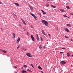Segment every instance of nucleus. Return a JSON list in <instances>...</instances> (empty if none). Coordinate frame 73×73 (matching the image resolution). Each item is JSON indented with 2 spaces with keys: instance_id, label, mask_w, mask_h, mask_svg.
<instances>
[{
  "instance_id": "f257e3e1",
  "label": "nucleus",
  "mask_w": 73,
  "mask_h": 73,
  "mask_svg": "<svg viewBox=\"0 0 73 73\" xmlns=\"http://www.w3.org/2000/svg\"><path fill=\"white\" fill-rule=\"evenodd\" d=\"M41 21L42 22V23H43V24H45L46 26H48V22H47L46 21L44 20H42Z\"/></svg>"
},
{
  "instance_id": "f03ea898",
  "label": "nucleus",
  "mask_w": 73,
  "mask_h": 73,
  "mask_svg": "<svg viewBox=\"0 0 73 73\" xmlns=\"http://www.w3.org/2000/svg\"><path fill=\"white\" fill-rule=\"evenodd\" d=\"M26 55L28 57H32V55L30 53H28L26 54Z\"/></svg>"
},
{
  "instance_id": "7ed1b4c3",
  "label": "nucleus",
  "mask_w": 73,
  "mask_h": 73,
  "mask_svg": "<svg viewBox=\"0 0 73 73\" xmlns=\"http://www.w3.org/2000/svg\"><path fill=\"white\" fill-rule=\"evenodd\" d=\"M30 13L31 15H32V16H33V17H34V18H35V19H36V20H37V19H36V18H37V17H36V16H35V15L34 14H32L31 13Z\"/></svg>"
},
{
  "instance_id": "20e7f679",
  "label": "nucleus",
  "mask_w": 73,
  "mask_h": 73,
  "mask_svg": "<svg viewBox=\"0 0 73 73\" xmlns=\"http://www.w3.org/2000/svg\"><path fill=\"white\" fill-rule=\"evenodd\" d=\"M60 64H62V65H64L65 64H66V62H64V61H62L60 63Z\"/></svg>"
},
{
  "instance_id": "39448f33",
  "label": "nucleus",
  "mask_w": 73,
  "mask_h": 73,
  "mask_svg": "<svg viewBox=\"0 0 73 73\" xmlns=\"http://www.w3.org/2000/svg\"><path fill=\"white\" fill-rule=\"evenodd\" d=\"M31 37L33 41H35V38H34V37H33V36L32 35H31Z\"/></svg>"
},
{
  "instance_id": "423d86ee",
  "label": "nucleus",
  "mask_w": 73,
  "mask_h": 73,
  "mask_svg": "<svg viewBox=\"0 0 73 73\" xmlns=\"http://www.w3.org/2000/svg\"><path fill=\"white\" fill-rule=\"evenodd\" d=\"M20 41V37H18L17 42V43H18V42H19Z\"/></svg>"
},
{
  "instance_id": "0eeeda50",
  "label": "nucleus",
  "mask_w": 73,
  "mask_h": 73,
  "mask_svg": "<svg viewBox=\"0 0 73 73\" xmlns=\"http://www.w3.org/2000/svg\"><path fill=\"white\" fill-rule=\"evenodd\" d=\"M29 7L31 11L33 10V7H32L31 6H30V5H29Z\"/></svg>"
},
{
  "instance_id": "6e6552de",
  "label": "nucleus",
  "mask_w": 73,
  "mask_h": 73,
  "mask_svg": "<svg viewBox=\"0 0 73 73\" xmlns=\"http://www.w3.org/2000/svg\"><path fill=\"white\" fill-rule=\"evenodd\" d=\"M37 35V37H36V39L38 41H40V40H39V38H38V35L37 34H36Z\"/></svg>"
},
{
  "instance_id": "1a4fd4ad",
  "label": "nucleus",
  "mask_w": 73,
  "mask_h": 73,
  "mask_svg": "<svg viewBox=\"0 0 73 73\" xmlns=\"http://www.w3.org/2000/svg\"><path fill=\"white\" fill-rule=\"evenodd\" d=\"M66 29H65L64 31H66L67 32H69V30L66 27Z\"/></svg>"
},
{
  "instance_id": "9d476101",
  "label": "nucleus",
  "mask_w": 73,
  "mask_h": 73,
  "mask_svg": "<svg viewBox=\"0 0 73 73\" xmlns=\"http://www.w3.org/2000/svg\"><path fill=\"white\" fill-rule=\"evenodd\" d=\"M67 56L68 57H70V54L68 52L67 54Z\"/></svg>"
},
{
  "instance_id": "9b49d317",
  "label": "nucleus",
  "mask_w": 73,
  "mask_h": 73,
  "mask_svg": "<svg viewBox=\"0 0 73 73\" xmlns=\"http://www.w3.org/2000/svg\"><path fill=\"white\" fill-rule=\"evenodd\" d=\"M60 11H61V12H65V10L64 9H60Z\"/></svg>"
},
{
  "instance_id": "f8f14e48",
  "label": "nucleus",
  "mask_w": 73,
  "mask_h": 73,
  "mask_svg": "<svg viewBox=\"0 0 73 73\" xmlns=\"http://www.w3.org/2000/svg\"><path fill=\"white\" fill-rule=\"evenodd\" d=\"M21 72L23 73H27V71L25 70H22V71Z\"/></svg>"
},
{
  "instance_id": "ddd939ff",
  "label": "nucleus",
  "mask_w": 73,
  "mask_h": 73,
  "mask_svg": "<svg viewBox=\"0 0 73 73\" xmlns=\"http://www.w3.org/2000/svg\"><path fill=\"white\" fill-rule=\"evenodd\" d=\"M14 4H15V5H16L17 6H19L20 5L19 4L17 3H15Z\"/></svg>"
},
{
  "instance_id": "4468645a",
  "label": "nucleus",
  "mask_w": 73,
  "mask_h": 73,
  "mask_svg": "<svg viewBox=\"0 0 73 73\" xmlns=\"http://www.w3.org/2000/svg\"><path fill=\"white\" fill-rule=\"evenodd\" d=\"M42 33L43 35H46V34L44 32V31L43 30H42Z\"/></svg>"
},
{
  "instance_id": "2eb2a0df",
  "label": "nucleus",
  "mask_w": 73,
  "mask_h": 73,
  "mask_svg": "<svg viewBox=\"0 0 73 73\" xmlns=\"http://www.w3.org/2000/svg\"><path fill=\"white\" fill-rule=\"evenodd\" d=\"M67 27H71V25L69 24H67Z\"/></svg>"
},
{
  "instance_id": "dca6fc26",
  "label": "nucleus",
  "mask_w": 73,
  "mask_h": 73,
  "mask_svg": "<svg viewBox=\"0 0 73 73\" xmlns=\"http://www.w3.org/2000/svg\"><path fill=\"white\" fill-rule=\"evenodd\" d=\"M38 68L39 69H40V70H42V68L40 66H38Z\"/></svg>"
},
{
  "instance_id": "f3484780",
  "label": "nucleus",
  "mask_w": 73,
  "mask_h": 73,
  "mask_svg": "<svg viewBox=\"0 0 73 73\" xmlns=\"http://www.w3.org/2000/svg\"><path fill=\"white\" fill-rule=\"evenodd\" d=\"M51 7L52 8H56V7L54 6V5L53 6V5H51Z\"/></svg>"
},
{
  "instance_id": "a211bd4d",
  "label": "nucleus",
  "mask_w": 73,
  "mask_h": 73,
  "mask_svg": "<svg viewBox=\"0 0 73 73\" xmlns=\"http://www.w3.org/2000/svg\"><path fill=\"white\" fill-rule=\"evenodd\" d=\"M23 23L24 24H25V25H27V24H26V23H25V21H23Z\"/></svg>"
},
{
  "instance_id": "6ab92c4d",
  "label": "nucleus",
  "mask_w": 73,
  "mask_h": 73,
  "mask_svg": "<svg viewBox=\"0 0 73 73\" xmlns=\"http://www.w3.org/2000/svg\"><path fill=\"white\" fill-rule=\"evenodd\" d=\"M39 48L40 49H41L42 48V46L41 45L39 46Z\"/></svg>"
},
{
  "instance_id": "aec40b11",
  "label": "nucleus",
  "mask_w": 73,
  "mask_h": 73,
  "mask_svg": "<svg viewBox=\"0 0 73 73\" xmlns=\"http://www.w3.org/2000/svg\"><path fill=\"white\" fill-rule=\"evenodd\" d=\"M13 35L14 38H16L15 34V33H13Z\"/></svg>"
},
{
  "instance_id": "412c9836",
  "label": "nucleus",
  "mask_w": 73,
  "mask_h": 73,
  "mask_svg": "<svg viewBox=\"0 0 73 73\" xmlns=\"http://www.w3.org/2000/svg\"><path fill=\"white\" fill-rule=\"evenodd\" d=\"M2 51L3 52H4V53H7V51L5 50H2Z\"/></svg>"
},
{
  "instance_id": "4be33fe9",
  "label": "nucleus",
  "mask_w": 73,
  "mask_h": 73,
  "mask_svg": "<svg viewBox=\"0 0 73 73\" xmlns=\"http://www.w3.org/2000/svg\"><path fill=\"white\" fill-rule=\"evenodd\" d=\"M66 8H67V9H69V8H70L69 7V6H67L66 7Z\"/></svg>"
},
{
  "instance_id": "5701e85b",
  "label": "nucleus",
  "mask_w": 73,
  "mask_h": 73,
  "mask_svg": "<svg viewBox=\"0 0 73 73\" xmlns=\"http://www.w3.org/2000/svg\"><path fill=\"white\" fill-rule=\"evenodd\" d=\"M63 16L64 17H68V16H67L66 15H63Z\"/></svg>"
},
{
  "instance_id": "b1692460",
  "label": "nucleus",
  "mask_w": 73,
  "mask_h": 73,
  "mask_svg": "<svg viewBox=\"0 0 73 73\" xmlns=\"http://www.w3.org/2000/svg\"><path fill=\"white\" fill-rule=\"evenodd\" d=\"M27 71H28L29 72H32V71H31V70H30L29 69H27Z\"/></svg>"
},
{
  "instance_id": "393cba45",
  "label": "nucleus",
  "mask_w": 73,
  "mask_h": 73,
  "mask_svg": "<svg viewBox=\"0 0 73 73\" xmlns=\"http://www.w3.org/2000/svg\"><path fill=\"white\" fill-rule=\"evenodd\" d=\"M31 66H32V67H33V68H34V67H33V64H31Z\"/></svg>"
},
{
  "instance_id": "a878e982",
  "label": "nucleus",
  "mask_w": 73,
  "mask_h": 73,
  "mask_svg": "<svg viewBox=\"0 0 73 73\" xmlns=\"http://www.w3.org/2000/svg\"><path fill=\"white\" fill-rule=\"evenodd\" d=\"M23 66L24 67V68H26L27 67V66L26 65H25Z\"/></svg>"
},
{
  "instance_id": "bb28decb",
  "label": "nucleus",
  "mask_w": 73,
  "mask_h": 73,
  "mask_svg": "<svg viewBox=\"0 0 73 73\" xmlns=\"http://www.w3.org/2000/svg\"><path fill=\"white\" fill-rule=\"evenodd\" d=\"M43 13L44 15H46V13L45 12H44V11Z\"/></svg>"
},
{
  "instance_id": "cd10ccee",
  "label": "nucleus",
  "mask_w": 73,
  "mask_h": 73,
  "mask_svg": "<svg viewBox=\"0 0 73 73\" xmlns=\"http://www.w3.org/2000/svg\"><path fill=\"white\" fill-rule=\"evenodd\" d=\"M46 7H48L49 6V4H47L46 5Z\"/></svg>"
},
{
  "instance_id": "c85d7f7f",
  "label": "nucleus",
  "mask_w": 73,
  "mask_h": 73,
  "mask_svg": "<svg viewBox=\"0 0 73 73\" xmlns=\"http://www.w3.org/2000/svg\"><path fill=\"white\" fill-rule=\"evenodd\" d=\"M41 39L42 41V40H43V39H42V37H41Z\"/></svg>"
},
{
  "instance_id": "c756f323",
  "label": "nucleus",
  "mask_w": 73,
  "mask_h": 73,
  "mask_svg": "<svg viewBox=\"0 0 73 73\" xmlns=\"http://www.w3.org/2000/svg\"><path fill=\"white\" fill-rule=\"evenodd\" d=\"M70 15H73V14L72 13H70Z\"/></svg>"
},
{
  "instance_id": "7c9ffc66",
  "label": "nucleus",
  "mask_w": 73,
  "mask_h": 73,
  "mask_svg": "<svg viewBox=\"0 0 73 73\" xmlns=\"http://www.w3.org/2000/svg\"><path fill=\"white\" fill-rule=\"evenodd\" d=\"M14 68H15V69H17V67L16 66H15Z\"/></svg>"
},
{
  "instance_id": "2f4dec72",
  "label": "nucleus",
  "mask_w": 73,
  "mask_h": 73,
  "mask_svg": "<svg viewBox=\"0 0 73 73\" xmlns=\"http://www.w3.org/2000/svg\"><path fill=\"white\" fill-rule=\"evenodd\" d=\"M65 38H69V37L68 36H65Z\"/></svg>"
},
{
  "instance_id": "473e14b6",
  "label": "nucleus",
  "mask_w": 73,
  "mask_h": 73,
  "mask_svg": "<svg viewBox=\"0 0 73 73\" xmlns=\"http://www.w3.org/2000/svg\"><path fill=\"white\" fill-rule=\"evenodd\" d=\"M20 47V45H19L17 47V49H19V48Z\"/></svg>"
},
{
  "instance_id": "72a5a7b5",
  "label": "nucleus",
  "mask_w": 73,
  "mask_h": 73,
  "mask_svg": "<svg viewBox=\"0 0 73 73\" xmlns=\"http://www.w3.org/2000/svg\"><path fill=\"white\" fill-rule=\"evenodd\" d=\"M65 48H62V49H65Z\"/></svg>"
},
{
  "instance_id": "f704fd0d",
  "label": "nucleus",
  "mask_w": 73,
  "mask_h": 73,
  "mask_svg": "<svg viewBox=\"0 0 73 73\" xmlns=\"http://www.w3.org/2000/svg\"><path fill=\"white\" fill-rule=\"evenodd\" d=\"M48 35L49 36V37H50V35L49 34H48Z\"/></svg>"
},
{
  "instance_id": "c9c22d12",
  "label": "nucleus",
  "mask_w": 73,
  "mask_h": 73,
  "mask_svg": "<svg viewBox=\"0 0 73 73\" xmlns=\"http://www.w3.org/2000/svg\"><path fill=\"white\" fill-rule=\"evenodd\" d=\"M41 11H42V13H43V12H44V11H43V10H41Z\"/></svg>"
},
{
  "instance_id": "e433bc0d",
  "label": "nucleus",
  "mask_w": 73,
  "mask_h": 73,
  "mask_svg": "<svg viewBox=\"0 0 73 73\" xmlns=\"http://www.w3.org/2000/svg\"><path fill=\"white\" fill-rule=\"evenodd\" d=\"M21 20H22V22H23V21H24V20H23V19H22Z\"/></svg>"
},
{
  "instance_id": "4c0bfd02",
  "label": "nucleus",
  "mask_w": 73,
  "mask_h": 73,
  "mask_svg": "<svg viewBox=\"0 0 73 73\" xmlns=\"http://www.w3.org/2000/svg\"><path fill=\"white\" fill-rule=\"evenodd\" d=\"M27 35H29V33L27 32Z\"/></svg>"
},
{
  "instance_id": "58836bf2",
  "label": "nucleus",
  "mask_w": 73,
  "mask_h": 73,
  "mask_svg": "<svg viewBox=\"0 0 73 73\" xmlns=\"http://www.w3.org/2000/svg\"><path fill=\"white\" fill-rule=\"evenodd\" d=\"M47 1H51V0H46Z\"/></svg>"
},
{
  "instance_id": "ea45409f",
  "label": "nucleus",
  "mask_w": 73,
  "mask_h": 73,
  "mask_svg": "<svg viewBox=\"0 0 73 73\" xmlns=\"http://www.w3.org/2000/svg\"><path fill=\"white\" fill-rule=\"evenodd\" d=\"M23 28V29H24V31H25V29H24V28Z\"/></svg>"
},
{
  "instance_id": "a19ab883",
  "label": "nucleus",
  "mask_w": 73,
  "mask_h": 73,
  "mask_svg": "<svg viewBox=\"0 0 73 73\" xmlns=\"http://www.w3.org/2000/svg\"><path fill=\"white\" fill-rule=\"evenodd\" d=\"M2 4V3L0 1V4Z\"/></svg>"
},
{
  "instance_id": "79ce46f5",
  "label": "nucleus",
  "mask_w": 73,
  "mask_h": 73,
  "mask_svg": "<svg viewBox=\"0 0 73 73\" xmlns=\"http://www.w3.org/2000/svg\"><path fill=\"white\" fill-rule=\"evenodd\" d=\"M63 53V52H60V53L61 54V53Z\"/></svg>"
},
{
  "instance_id": "37998d69",
  "label": "nucleus",
  "mask_w": 73,
  "mask_h": 73,
  "mask_svg": "<svg viewBox=\"0 0 73 73\" xmlns=\"http://www.w3.org/2000/svg\"><path fill=\"white\" fill-rule=\"evenodd\" d=\"M1 30L2 31H3V29H1Z\"/></svg>"
},
{
  "instance_id": "c03bdc74",
  "label": "nucleus",
  "mask_w": 73,
  "mask_h": 73,
  "mask_svg": "<svg viewBox=\"0 0 73 73\" xmlns=\"http://www.w3.org/2000/svg\"><path fill=\"white\" fill-rule=\"evenodd\" d=\"M41 72H42V73H44L43 71H41Z\"/></svg>"
},
{
  "instance_id": "a18cd8bd",
  "label": "nucleus",
  "mask_w": 73,
  "mask_h": 73,
  "mask_svg": "<svg viewBox=\"0 0 73 73\" xmlns=\"http://www.w3.org/2000/svg\"><path fill=\"white\" fill-rule=\"evenodd\" d=\"M27 50V48H26L25 49V50Z\"/></svg>"
},
{
  "instance_id": "49530a36",
  "label": "nucleus",
  "mask_w": 73,
  "mask_h": 73,
  "mask_svg": "<svg viewBox=\"0 0 73 73\" xmlns=\"http://www.w3.org/2000/svg\"><path fill=\"white\" fill-rule=\"evenodd\" d=\"M40 17H41V15H40Z\"/></svg>"
},
{
  "instance_id": "de8ad7c7",
  "label": "nucleus",
  "mask_w": 73,
  "mask_h": 73,
  "mask_svg": "<svg viewBox=\"0 0 73 73\" xmlns=\"http://www.w3.org/2000/svg\"><path fill=\"white\" fill-rule=\"evenodd\" d=\"M54 0H51V1H54Z\"/></svg>"
},
{
  "instance_id": "09e8293b",
  "label": "nucleus",
  "mask_w": 73,
  "mask_h": 73,
  "mask_svg": "<svg viewBox=\"0 0 73 73\" xmlns=\"http://www.w3.org/2000/svg\"><path fill=\"white\" fill-rule=\"evenodd\" d=\"M65 29H66V27L65 28L64 30H65Z\"/></svg>"
},
{
  "instance_id": "8fccbe9b",
  "label": "nucleus",
  "mask_w": 73,
  "mask_h": 73,
  "mask_svg": "<svg viewBox=\"0 0 73 73\" xmlns=\"http://www.w3.org/2000/svg\"><path fill=\"white\" fill-rule=\"evenodd\" d=\"M41 13H39V15H41Z\"/></svg>"
},
{
  "instance_id": "3c124183",
  "label": "nucleus",
  "mask_w": 73,
  "mask_h": 73,
  "mask_svg": "<svg viewBox=\"0 0 73 73\" xmlns=\"http://www.w3.org/2000/svg\"><path fill=\"white\" fill-rule=\"evenodd\" d=\"M72 57H73V55H72Z\"/></svg>"
},
{
  "instance_id": "603ef678",
  "label": "nucleus",
  "mask_w": 73,
  "mask_h": 73,
  "mask_svg": "<svg viewBox=\"0 0 73 73\" xmlns=\"http://www.w3.org/2000/svg\"><path fill=\"white\" fill-rule=\"evenodd\" d=\"M0 50H2V51H3V50H1V49H0Z\"/></svg>"
},
{
  "instance_id": "864d4df0",
  "label": "nucleus",
  "mask_w": 73,
  "mask_h": 73,
  "mask_svg": "<svg viewBox=\"0 0 73 73\" xmlns=\"http://www.w3.org/2000/svg\"><path fill=\"white\" fill-rule=\"evenodd\" d=\"M15 73H17V72H15Z\"/></svg>"
},
{
  "instance_id": "5fc2aeb1",
  "label": "nucleus",
  "mask_w": 73,
  "mask_h": 73,
  "mask_svg": "<svg viewBox=\"0 0 73 73\" xmlns=\"http://www.w3.org/2000/svg\"><path fill=\"white\" fill-rule=\"evenodd\" d=\"M15 16H16V15H15Z\"/></svg>"
},
{
  "instance_id": "6e6d98bb",
  "label": "nucleus",
  "mask_w": 73,
  "mask_h": 73,
  "mask_svg": "<svg viewBox=\"0 0 73 73\" xmlns=\"http://www.w3.org/2000/svg\"><path fill=\"white\" fill-rule=\"evenodd\" d=\"M20 27H21V26H20Z\"/></svg>"
},
{
  "instance_id": "4d7b16f0",
  "label": "nucleus",
  "mask_w": 73,
  "mask_h": 73,
  "mask_svg": "<svg viewBox=\"0 0 73 73\" xmlns=\"http://www.w3.org/2000/svg\"><path fill=\"white\" fill-rule=\"evenodd\" d=\"M22 69H23V68H22Z\"/></svg>"
},
{
  "instance_id": "13d9d810",
  "label": "nucleus",
  "mask_w": 73,
  "mask_h": 73,
  "mask_svg": "<svg viewBox=\"0 0 73 73\" xmlns=\"http://www.w3.org/2000/svg\"><path fill=\"white\" fill-rule=\"evenodd\" d=\"M68 18H69V17H68Z\"/></svg>"
}]
</instances>
